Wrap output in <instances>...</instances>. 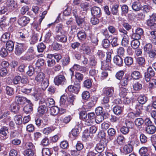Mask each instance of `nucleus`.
I'll return each mask as SVG.
<instances>
[{"label":"nucleus","mask_w":156,"mask_h":156,"mask_svg":"<svg viewBox=\"0 0 156 156\" xmlns=\"http://www.w3.org/2000/svg\"><path fill=\"white\" fill-rule=\"evenodd\" d=\"M17 103L19 105H23L27 103L24 108L23 111L26 114L31 113L33 111V105L31 102L30 100L27 99V98H16Z\"/></svg>","instance_id":"1"},{"label":"nucleus","mask_w":156,"mask_h":156,"mask_svg":"<svg viewBox=\"0 0 156 156\" xmlns=\"http://www.w3.org/2000/svg\"><path fill=\"white\" fill-rule=\"evenodd\" d=\"M146 24L151 30H156V13H153L146 20Z\"/></svg>","instance_id":"2"},{"label":"nucleus","mask_w":156,"mask_h":156,"mask_svg":"<svg viewBox=\"0 0 156 156\" xmlns=\"http://www.w3.org/2000/svg\"><path fill=\"white\" fill-rule=\"evenodd\" d=\"M27 47L24 43H16L15 48V54L17 56H20L26 50Z\"/></svg>","instance_id":"3"},{"label":"nucleus","mask_w":156,"mask_h":156,"mask_svg":"<svg viewBox=\"0 0 156 156\" xmlns=\"http://www.w3.org/2000/svg\"><path fill=\"white\" fill-rule=\"evenodd\" d=\"M155 72L152 67L149 66L147 68L146 71L144 73V79L147 82H149L151 79L155 76Z\"/></svg>","instance_id":"4"},{"label":"nucleus","mask_w":156,"mask_h":156,"mask_svg":"<svg viewBox=\"0 0 156 156\" xmlns=\"http://www.w3.org/2000/svg\"><path fill=\"white\" fill-rule=\"evenodd\" d=\"M66 79L62 72H61L54 79V82L55 85H62L66 82Z\"/></svg>","instance_id":"5"},{"label":"nucleus","mask_w":156,"mask_h":156,"mask_svg":"<svg viewBox=\"0 0 156 156\" xmlns=\"http://www.w3.org/2000/svg\"><path fill=\"white\" fill-rule=\"evenodd\" d=\"M54 38L57 41L63 43H66L67 41V36L65 32L55 34Z\"/></svg>","instance_id":"6"},{"label":"nucleus","mask_w":156,"mask_h":156,"mask_svg":"<svg viewBox=\"0 0 156 156\" xmlns=\"http://www.w3.org/2000/svg\"><path fill=\"white\" fill-rule=\"evenodd\" d=\"M5 4L10 12L14 11L17 7V3L14 0H5Z\"/></svg>","instance_id":"7"},{"label":"nucleus","mask_w":156,"mask_h":156,"mask_svg":"<svg viewBox=\"0 0 156 156\" xmlns=\"http://www.w3.org/2000/svg\"><path fill=\"white\" fill-rule=\"evenodd\" d=\"M30 20L29 17L23 16L19 17L17 20V23L22 27H25L29 23Z\"/></svg>","instance_id":"8"},{"label":"nucleus","mask_w":156,"mask_h":156,"mask_svg":"<svg viewBox=\"0 0 156 156\" xmlns=\"http://www.w3.org/2000/svg\"><path fill=\"white\" fill-rule=\"evenodd\" d=\"M114 89L113 87H106L103 90V94L107 98L113 97L114 95Z\"/></svg>","instance_id":"9"},{"label":"nucleus","mask_w":156,"mask_h":156,"mask_svg":"<svg viewBox=\"0 0 156 156\" xmlns=\"http://www.w3.org/2000/svg\"><path fill=\"white\" fill-rule=\"evenodd\" d=\"M113 63L116 66L119 67H122L123 66V59L119 55H115L113 58Z\"/></svg>","instance_id":"10"},{"label":"nucleus","mask_w":156,"mask_h":156,"mask_svg":"<svg viewBox=\"0 0 156 156\" xmlns=\"http://www.w3.org/2000/svg\"><path fill=\"white\" fill-rule=\"evenodd\" d=\"M74 87V86L72 85L68 86L66 89V92L61 95L60 98H62L63 97L69 98H74V95L71 94V92L73 91V88Z\"/></svg>","instance_id":"11"},{"label":"nucleus","mask_w":156,"mask_h":156,"mask_svg":"<svg viewBox=\"0 0 156 156\" xmlns=\"http://www.w3.org/2000/svg\"><path fill=\"white\" fill-rule=\"evenodd\" d=\"M91 11L93 16L100 18L101 16L102 13L101 9L99 7L94 6L92 7L91 10Z\"/></svg>","instance_id":"12"},{"label":"nucleus","mask_w":156,"mask_h":156,"mask_svg":"<svg viewBox=\"0 0 156 156\" xmlns=\"http://www.w3.org/2000/svg\"><path fill=\"white\" fill-rule=\"evenodd\" d=\"M112 65V63L103 60L101 62V69L103 70H111Z\"/></svg>","instance_id":"13"},{"label":"nucleus","mask_w":156,"mask_h":156,"mask_svg":"<svg viewBox=\"0 0 156 156\" xmlns=\"http://www.w3.org/2000/svg\"><path fill=\"white\" fill-rule=\"evenodd\" d=\"M77 36L78 39L81 42H83L86 39L87 34L85 31L84 30L79 31L77 33Z\"/></svg>","instance_id":"14"},{"label":"nucleus","mask_w":156,"mask_h":156,"mask_svg":"<svg viewBox=\"0 0 156 156\" xmlns=\"http://www.w3.org/2000/svg\"><path fill=\"white\" fill-rule=\"evenodd\" d=\"M111 6V10L112 14L115 15H118L119 14V3L116 2L112 4Z\"/></svg>","instance_id":"15"},{"label":"nucleus","mask_w":156,"mask_h":156,"mask_svg":"<svg viewBox=\"0 0 156 156\" xmlns=\"http://www.w3.org/2000/svg\"><path fill=\"white\" fill-rule=\"evenodd\" d=\"M105 144L103 140H101L100 142L97 144L95 147V150L97 152L101 153L104 150Z\"/></svg>","instance_id":"16"},{"label":"nucleus","mask_w":156,"mask_h":156,"mask_svg":"<svg viewBox=\"0 0 156 156\" xmlns=\"http://www.w3.org/2000/svg\"><path fill=\"white\" fill-rule=\"evenodd\" d=\"M130 78V76L129 75H126L122 79L120 80V85L122 87H126L128 85L129 81L131 79V78H130V79H129Z\"/></svg>","instance_id":"17"},{"label":"nucleus","mask_w":156,"mask_h":156,"mask_svg":"<svg viewBox=\"0 0 156 156\" xmlns=\"http://www.w3.org/2000/svg\"><path fill=\"white\" fill-rule=\"evenodd\" d=\"M5 43H6L5 48L8 50V51L9 52H12L14 47L15 41L12 40H9Z\"/></svg>","instance_id":"18"},{"label":"nucleus","mask_w":156,"mask_h":156,"mask_svg":"<svg viewBox=\"0 0 156 156\" xmlns=\"http://www.w3.org/2000/svg\"><path fill=\"white\" fill-rule=\"evenodd\" d=\"M46 58L48 59L47 60L48 66L52 67L54 66L56 64V62L55 60L52 56H51V54H48Z\"/></svg>","instance_id":"19"},{"label":"nucleus","mask_w":156,"mask_h":156,"mask_svg":"<svg viewBox=\"0 0 156 156\" xmlns=\"http://www.w3.org/2000/svg\"><path fill=\"white\" fill-rule=\"evenodd\" d=\"M30 94L32 96L34 97L35 98H44L45 96L42 91L39 88L35 89L33 93Z\"/></svg>","instance_id":"20"},{"label":"nucleus","mask_w":156,"mask_h":156,"mask_svg":"<svg viewBox=\"0 0 156 156\" xmlns=\"http://www.w3.org/2000/svg\"><path fill=\"white\" fill-rule=\"evenodd\" d=\"M61 64L63 67L68 66L70 62V57L69 55H66L61 60Z\"/></svg>","instance_id":"21"},{"label":"nucleus","mask_w":156,"mask_h":156,"mask_svg":"<svg viewBox=\"0 0 156 156\" xmlns=\"http://www.w3.org/2000/svg\"><path fill=\"white\" fill-rule=\"evenodd\" d=\"M87 115V118L86 121V125L89 126L92 123L95 117V115L94 112L88 113Z\"/></svg>","instance_id":"22"},{"label":"nucleus","mask_w":156,"mask_h":156,"mask_svg":"<svg viewBox=\"0 0 156 156\" xmlns=\"http://www.w3.org/2000/svg\"><path fill=\"white\" fill-rule=\"evenodd\" d=\"M11 33L8 32H6L3 33L0 38V41L3 43L9 41L10 38Z\"/></svg>","instance_id":"23"},{"label":"nucleus","mask_w":156,"mask_h":156,"mask_svg":"<svg viewBox=\"0 0 156 156\" xmlns=\"http://www.w3.org/2000/svg\"><path fill=\"white\" fill-rule=\"evenodd\" d=\"M35 77V80L37 82L41 83L42 82L45 78V74L42 72H38Z\"/></svg>","instance_id":"24"},{"label":"nucleus","mask_w":156,"mask_h":156,"mask_svg":"<svg viewBox=\"0 0 156 156\" xmlns=\"http://www.w3.org/2000/svg\"><path fill=\"white\" fill-rule=\"evenodd\" d=\"M101 46L103 48L107 50L110 48L111 44L109 39L107 38L103 39L102 41Z\"/></svg>","instance_id":"25"},{"label":"nucleus","mask_w":156,"mask_h":156,"mask_svg":"<svg viewBox=\"0 0 156 156\" xmlns=\"http://www.w3.org/2000/svg\"><path fill=\"white\" fill-rule=\"evenodd\" d=\"M130 77L133 80H138L142 78V76L140 72L136 70L131 73Z\"/></svg>","instance_id":"26"},{"label":"nucleus","mask_w":156,"mask_h":156,"mask_svg":"<svg viewBox=\"0 0 156 156\" xmlns=\"http://www.w3.org/2000/svg\"><path fill=\"white\" fill-rule=\"evenodd\" d=\"M124 61L125 65L128 67H130L133 63V58L131 56L126 57L124 58Z\"/></svg>","instance_id":"27"},{"label":"nucleus","mask_w":156,"mask_h":156,"mask_svg":"<svg viewBox=\"0 0 156 156\" xmlns=\"http://www.w3.org/2000/svg\"><path fill=\"white\" fill-rule=\"evenodd\" d=\"M72 117L70 115H68L66 117H62L58 119V123H64L65 124H67L71 121Z\"/></svg>","instance_id":"28"},{"label":"nucleus","mask_w":156,"mask_h":156,"mask_svg":"<svg viewBox=\"0 0 156 156\" xmlns=\"http://www.w3.org/2000/svg\"><path fill=\"white\" fill-rule=\"evenodd\" d=\"M136 61L138 66L140 67H144L146 64V60L144 57H138L136 59Z\"/></svg>","instance_id":"29"},{"label":"nucleus","mask_w":156,"mask_h":156,"mask_svg":"<svg viewBox=\"0 0 156 156\" xmlns=\"http://www.w3.org/2000/svg\"><path fill=\"white\" fill-rule=\"evenodd\" d=\"M134 122L135 125L137 126L139 129L141 131L143 129L142 125L144 123V120L143 119L141 118L136 119L135 120Z\"/></svg>","instance_id":"30"},{"label":"nucleus","mask_w":156,"mask_h":156,"mask_svg":"<svg viewBox=\"0 0 156 156\" xmlns=\"http://www.w3.org/2000/svg\"><path fill=\"white\" fill-rule=\"evenodd\" d=\"M80 49L83 51L85 54L87 55H90L91 52V50L90 47L85 45V43L82 44Z\"/></svg>","instance_id":"31"},{"label":"nucleus","mask_w":156,"mask_h":156,"mask_svg":"<svg viewBox=\"0 0 156 156\" xmlns=\"http://www.w3.org/2000/svg\"><path fill=\"white\" fill-rule=\"evenodd\" d=\"M8 128L5 126L2 127V130L0 133L2 135L1 138L2 139L5 140L8 137L7 133L8 132Z\"/></svg>","instance_id":"32"},{"label":"nucleus","mask_w":156,"mask_h":156,"mask_svg":"<svg viewBox=\"0 0 156 156\" xmlns=\"http://www.w3.org/2000/svg\"><path fill=\"white\" fill-rule=\"evenodd\" d=\"M142 5L139 2L135 1L133 2L132 5V9L135 12L139 11L141 9Z\"/></svg>","instance_id":"33"},{"label":"nucleus","mask_w":156,"mask_h":156,"mask_svg":"<svg viewBox=\"0 0 156 156\" xmlns=\"http://www.w3.org/2000/svg\"><path fill=\"white\" fill-rule=\"evenodd\" d=\"M133 149V147L130 144L125 145L123 148V153L126 154H128L132 151Z\"/></svg>","instance_id":"34"},{"label":"nucleus","mask_w":156,"mask_h":156,"mask_svg":"<svg viewBox=\"0 0 156 156\" xmlns=\"http://www.w3.org/2000/svg\"><path fill=\"white\" fill-rule=\"evenodd\" d=\"M154 48L152 44L151 43L146 44L143 46V50L144 53L147 54L152 50Z\"/></svg>","instance_id":"35"},{"label":"nucleus","mask_w":156,"mask_h":156,"mask_svg":"<svg viewBox=\"0 0 156 156\" xmlns=\"http://www.w3.org/2000/svg\"><path fill=\"white\" fill-rule=\"evenodd\" d=\"M146 131L147 133L152 134L155 132L156 127L154 125H152L147 126L146 128Z\"/></svg>","instance_id":"36"},{"label":"nucleus","mask_w":156,"mask_h":156,"mask_svg":"<svg viewBox=\"0 0 156 156\" xmlns=\"http://www.w3.org/2000/svg\"><path fill=\"white\" fill-rule=\"evenodd\" d=\"M129 38L128 35H124L121 41L122 46L127 47L129 44Z\"/></svg>","instance_id":"37"},{"label":"nucleus","mask_w":156,"mask_h":156,"mask_svg":"<svg viewBox=\"0 0 156 156\" xmlns=\"http://www.w3.org/2000/svg\"><path fill=\"white\" fill-rule=\"evenodd\" d=\"M89 73V76L93 77L95 80L97 76L99 77L98 76V71L95 69H90Z\"/></svg>","instance_id":"38"},{"label":"nucleus","mask_w":156,"mask_h":156,"mask_svg":"<svg viewBox=\"0 0 156 156\" xmlns=\"http://www.w3.org/2000/svg\"><path fill=\"white\" fill-rule=\"evenodd\" d=\"M64 27L62 23L58 24L55 28V34L60 33H64V30H63Z\"/></svg>","instance_id":"39"},{"label":"nucleus","mask_w":156,"mask_h":156,"mask_svg":"<svg viewBox=\"0 0 156 156\" xmlns=\"http://www.w3.org/2000/svg\"><path fill=\"white\" fill-rule=\"evenodd\" d=\"M45 64V61L42 58H39L36 62L35 65L39 71L41 70V67L43 66Z\"/></svg>","instance_id":"40"},{"label":"nucleus","mask_w":156,"mask_h":156,"mask_svg":"<svg viewBox=\"0 0 156 156\" xmlns=\"http://www.w3.org/2000/svg\"><path fill=\"white\" fill-rule=\"evenodd\" d=\"M93 80L92 79L89 78L84 80L83 82V87L87 88H90L92 85Z\"/></svg>","instance_id":"41"},{"label":"nucleus","mask_w":156,"mask_h":156,"mask_svg":"<svg viewBox=\"0 0 156 156\" xmlns=\"http://www.w3.org/2000/svg\"><path fill=\"white\" fill-rule=\"evenodd\" d=\"M89 64L90 66H95L97 64V62L94 55H90L89 57Z\"/></svg>","instance_id":"42"},{"label":"nucleus","mask_w":156,"mask_h":156,"mask_svg":"<svg viewBox=\"0 0 156 156\" xmlns=\"http://www.w3.org/2000/svg\"><path fill=\"white\" fill-rule=\"evenodd\" d=\"M147 54L148 57L151 59L154 60L156 58V49L154 48Z\"/></svg>","instance_id":"43"},{"label":"nucleus","mask_w":156,"mask_h":156,"mask_svg":"<svg viewBox=\"0 0 156 156\" xmlns=\"http://www.w3.org/2000/svg\"><path fill=\"white\" fill-rule=\"evenodd\" d=\"M140 43L139 40H133L131 41V45L132 48L136 49L138 48L140 45Z\"/></svg>","instance_id":"44"},{"label":"nucleus","mask_w":156,"mask_h":156,"mask_svg":"<svg viewBox=\"0 0 156 156\" xmlns=\"http://www.w3.org/2000/svg\"><path fill=\"white\" fill-rule=\"evenodd\" d=\"M37 51L38 52H42L46 48V46L43 43H39L37 46Z\"/></svg>","instance_id":"45"},{"label":"nucleus","mask_w":156,"mask_h":156,"mask_svg":"<svg viewBox=\"0 0 156 156\" xmlns=\"http://www.w3.org/2000/svg\"><path fill=\"white\" fill-rule=\"evenodd\" d=\"M125 72L123 70H120L118 71L115 74V77L117 79L120 80L123 78Z\"/></svg>","instance_id":"46"},{"label":"nucleus","mask_w":156,"mask_h":156,"mask_svg":"<svg viewBox=\"0 0 156 156\" xmlns=\"http://www.w3.org/2000/svg\"><path fill=\"white\" fill-rule=\"evenodd\" d=\"M122 110L123 108L122 107L116 105L114 107L113 111L115 114L118 115L121 114Z\"/></svg>","instance_id":"47"},{"label":"nucleus","mask_w":156,"mask_h":156,"mask_svg":"<svg viewBox=\"0 0 156 156\" xmlns=\"http://www.w3.org/2000/svg\"><path fill=\"white\" fill-rule=\"evenodd\" d=\"M54 130V129L53 127H48L44 128L42 130V132L44 134L48 135L50 134Z\"/></svg>","instance_id":"48"},{"label":"nucleus","mask_w":156,"mask_h":156,"mask_svg":"<svg viewBox=\"0 0 156 156\" xmlns=\"http://www.w3.org/2000/svg\"><path fill=\"white\" fill-rule=\"evenodd\" d=\"M50 111L51 114L52 115H56L58 112L59 108L57 106H51L50 107Z\"/></svg>","instance_id":"49"},{"label":"nucleus","mask_w":156,"mask_h":156,"mask_svg":"<svg viewBox=\"0 0 156 156\" xmlns=\"http://www.w3.org/2000/svg\"><path fill=\"white\" fill-rule=\"evenodd\" d=\"M39 36L38 34H34L30 39V43L32 44H34L36 43L38 40V37Z\"/></svg>","instance_id":"50"},{"label":"nucleus","mask_w":156,"mask_h":156,"mask_svg":"<svg viewBox=\"0 0 156 156\" xmlns=\"http://www.w3.org/2000/svg\"><path fill=\"white\" fill-rule=\"evenodd\" d=\"M8 50L5 48H0V55L3 58L6 57L8 54Z\"/></svg>","instance_id":"51"},{"label":"nucleus","mask_w":156,"mask_h":156,"mask_svg":"<svg viewBox=\"0 0 156 156\" xmlns=\"http://www.w3.org/2000/svg\"><path fill=\"white\" fill-rule=\"evenodd\" d=\"M75 20L77 25L81 27L83 26V24L85 21V18H82L79 16L75 18Z\"/></svg>","instance_id":"52"},{"label":"nucleus","mask_w":156,"mask_h":156,"mask_svg":"<svg viewBox=\"0 0 156 156\" xmlns=\"http://www.w3.org/2000/svg\"><path fill=\"white\" fill-rule=\"evenodd\" d=\"M133 89L136 91H139L142 88V84L139 82H136L133 84Z\"/></svg>","instance_id":"53"},{"label":"nucleus","mask_w":156,"mask_h":156,"mask_svg":"<svg viewBox=\"0 0 156 156\" xmlns=\"http://www.w3.org/2000/svg\"><path fill=\"white\" fill-rule=\"evenodd\" d=\"M90 38L92 43L94 44L95 45H98L99 40L97 36L92 34L90 37Z\"/></svg>","instance_id":"54"},{"label":"nucleus","mask_w":156,"mask_h":156,"mask_svg":"<svg viewBox=\"0 0 156 156\" xmlns=\"http://www.w3.org/2000/svg\"><path fill=\"white\" fill-rule=\"evenodd\" d=\"M16 103L12 104L11 106V110L14 112H16L19 110V106L18 104H19L17 103V99L15 100Z\"/></svg>","instance_id":"55"},{"label":"nucleus","mask_w":156,"mask_h":156,"mask_svg":"<svg viewBox=\"0 0 156 156\" xmlns=\"http://www.w3.org/2000/svg\"><path fill=\"white\" fill-rule=\"evenodd\" d=\"M38 112L40 115H42L47 112L46 107L44 105H41L38 108Z\"/></svg>","instance_id":"56"},{"label":"nucleus","mask_w":156,"mask_h":156,"mask_svg":"<svg viewBox=\"0 0 156 156\" xmlns=\"http://www.w3.org/2000/svg\"><path fill=\"white\" fill-rule=\"evenodd\" d=\"M62 45L58 42L54 43L52 44V48L53 50L58 51L61 49Z\"/></svg>","instance_id":"57"},{"label":"nucleus","mask_w":156,"mask_h":156,"mask_svg":"<svg viewBox=\"0 0 156 156\" xmlns=\"http://www.w3.org/2000/svg\"><path fill=\"white\" fill-rule=\"evenodd\" d=\"M125 50L124 48L119 47L117 49L116 55H119L120 56H123L125 55Z\"/></svg>","instance_id":"58"},{"label":"nucleus","mask_w":156,"mask_h":156,"mask_svg":"<svg viewBox=\"0 0 156 156\" xmlns=\"http://www.w3.org/2000/svg\"><path fill=\"white\" fill-rule=\"evenodd\" d=\"M111 45L112 47H116L119 45L118 42V38L117 37H114L110 42Z\"/></svg>","instance_id":"59"},{"label":"nucleus","mask_w":156,"mask_h":156,"mask_svg":"<svg viewBox=\"0 0 156 156\" xmlns=\"http://www.w3.org/2000/svg\"><path fill=\"white\" fill-rule=\"evenodd\" d=\"M151 7L149 5H144L141 6L142 11L145 14H147L150 11Z\"/></svg>","instance_id":"60"},{"label":"nucleus","mask_w":156,"mask_h":156,"mask_svg":"<svg viewBox=\"0 0 156 156\" xmlns=\"http://www.w3.org/2000/svg\"><path fill=\"white\" fill-rule=\"evenodd\" d=\"M51 56H52L54 59L56 60V62L57 63H58L62 59V56L60 54L56 53L54 54H51Z\"/></svg>","instance_id":"61"},{"label":"nucleus","mask_w":156,"mask_h":156,"mask_svg":"<svg viewBox=\"0 0 156 156\" xmlns=\"http://www.w3.org/2000/svg\"><path fill=\"white\" fill-rule=\"evenodd\" d=\"M55 102L52 98H47L46 105L47 106L50 108L54 105Z\"/></svg>","instance_id":"62"},{"label":"nucleus","mask_w":156,"mask_h":156,"mask_svg":"<svg viewBox=\"0 0 156 156\" xmlns=\"http://www.w3.org/2000/svg\"><path fill=\"white\" fill-rule=\"evenodd\" d=\"M14 120L17 124H20L22 122V117L20 115H16L14 117Z\"/></svg>","instance_id":"63"},{"label":"nucleus","mask_w":156,"mask_h":156,"mask_svg":"<svg viewBox=\"0 0 156 156\" xmlns=\"http://www.w3.org/2000/svg\"><path fill=\"white\" fill-rule=\"evenodd\" d=\"M42 152L43 156H50L51 154L49 149L47 148H43Z\"/></svg>","instance_id":"64"}]
</instances>
